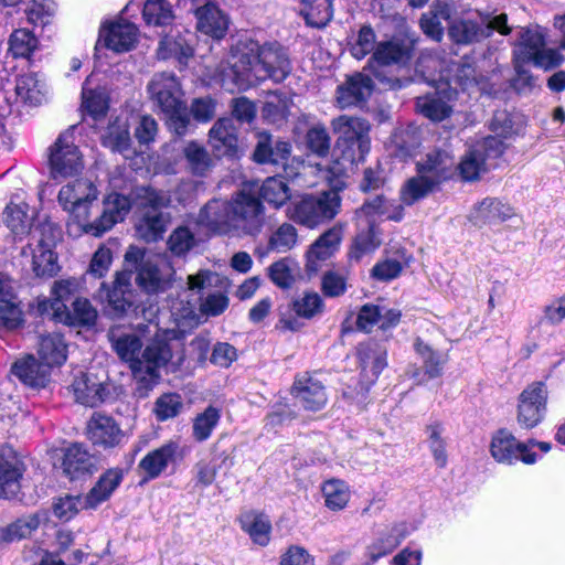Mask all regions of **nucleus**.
I'll return each mask as SVG.
<instances>
[{
  "label": "nucleus",
  "instance_id": "obj_16",
  "mask_svg": "<svg viewBox=\"0 0 565 565\" xmlns=\"http://www.w3.org/2000/svg\"><path fill=\"white\" fill-rule=\"evenodd\" d=\"M291 394L305 409L311 412L322 409L328 402L326 386L307 372L296 376Z\"/></svg>",
  "mask_w": 565,
  "mask_h": 565
},
{
  "label": "nucleus",
  "instance_id": "obj_49",
  "mask_svg": "<svg viewBox=\"0 0 565 565\" xmlns=\"http://www.w3.org/2000/svg\"><path fill=\"white\" fill-rule=\"evenodd\" d=\"M365 230H361L351 247L350 258L359 262L364 255L374 252L381 245L379 231L373 222L364 223Z\"/></svg>",
  "mask_w": 565,
  "mask_h": 565
},
{
  "label": "nucleus",
  "instance_id": "obj_38",
  "mask_svg": "<svg viewBox=\"0 0 565 565\" xmlns=\"http://www.w3.org/2000/svg\"><path fill=\"white\" fill-rule=\"evenodd\" d=\"M404 524L394 525L388 532L381 534L372 544L367 546V556L370 563H375L379 558L392 553L401 542L407 536Z\"/></svg>",
  "mask_w": 565,
  "mask_h": 565
},
{
  "label": "nucleus",
  "instance_id": "obj_34",
  "mask_svg": "<svg viewBox=\"0 0 565 565\" xmlns=\"http://www.w3.org/2000/svg\"><path fill=\"white\" fill-rule=\"evenodd\" d=\"M545 45L546 33L544 29L540 26L522 29L513 50L514 62L530 63Z\"/></svg>",
  "mask_w": 565,
  "mask_h": 565
},
{
  "label": "nucleus",
  "instance_id": "obj_27",
  "mask_svg": "<svg viewBox=\"0 0 565 565\" xmlns=\"http://www.w3.org/2000/svg\"><path fill=\"white\" fill-rule=\"evenodd\" d=\"M199 223L215 233H226L233 228L231 201L213 199L199 213Z\"/></svg>",
  "mask_w": 565,
  "mask_h": 565
},
{
  "label": "nucleus",
  "instance_id": "obj_53",
  "mask_svg": "<svg viewBox=\"0 0 565 565\" xmlns=\"http://www.w3.org/2000/svg\"><path fill=\"white\" fill-rule=\"evenodd\" d=\"M299 273L298 264L291 258H281L268 267V276L273 284L281 289H289Z\"/></svg>",
  "mask_w": 565,
  "mask_h": 565
},
{
  "label": "nucleus",
  "instance_id": "obj_62",
  "mask_svg": "<svg viewBox=\"0 0 565 565\" xmlns=\"http://www.w3.org/2000/svg\"><path fill=\"white\" fill-rule=\"evenodd\" d=\"M478 151V149H475L471 146L462 157L459 164H456L457 170L465 181H475L482 172L486 171L487 160L484 159V156L482 157V153H479Z\"/></svg>",
  "mask_w": 565,
  "mask_h": 565
},
{
  "label": "nucleus",
  "instance_id": "obj_22",
  "mask_svg": "<svg viewBox=\"0 0 565 565\" xmlns=\"http://www.w3.org/2000/svg\"><path fill=\"white\" fill-rule=\"evenodd\" d=\"M137 36L136 25L122 20L104 25L99 32V41L117 53L130 51L137 42Z\"/></svg>",
  "mask_w": 565,
  "mask_h": 565
},
{
  "label": "nucleus",
  "instance_id": "obj_15",
  "mask_svg": "<svg viewBox=\"0 0 565 565\" xmlns=\"http://www.w3.org/2000/svg\"><path fill=\"white\" fill-rule=\"evenodd\" d=\"M413 348L422 361L424 372L422 373L419 369L414 367L413 372L408 371L407 374L416 380L418 384L425 381V376L429 380L441 376L444 366L448 361V354L435 349L420 337L414 340Z\"/></svg>",
  "mask_w": 565,
  "mask_h": 565
},
{
  "label": "nucleus",
  "instance_id": "obj_11",
  "mask_svg": "<svg viewBox=\"0 0 565 565\" xmlns=\"http://www.w3.org/2000/svg\"><path fill=\"white\" fill-rule=\"evenodd\" d=\"M131 210V200L120 193L113 192L103 200L99 215L92 217L84 233L100 236L115 224L122 222Z\"/></svg>",
  "mask_w": 565,
  "mask_h": 565
},
{
  "label": "nucleus",
  "instance_id": "obj_18",
  "mask_svg": "<svg viewBox=\"0 0 565 565\" xmlns=\"http://www.w3.org/2000/svg\"><path fill=\"white\" fill-rule=\"evenodd\" d=\"M23 463L10 447L0 450V498L11 499L21 488L20 480L23 476Z\"/></svg>",
  "mask_w": 565,
  "mask_h": 565
},
{
  "label": "nucleus",
  "instance_id": "obj_35",
  "mask_svg": "<svg viewBox=\"0 0 565 565\" xmlns=\"http://www.w3.org/2000/svg\"><path fill=\"white\" fill-rule=\"evenodd\" d=\"M122 480V472L119 469L107 470L92 490L84 497L85 507L94 509L102 502L106 501Z\"/></svg>",
  "mask_w": 565,
  "mask_h": 565
},
{
  "label": "nucleus",
  "instance_id": "obj_26",
  "mask_svg": "<svg viewBox=\"0 0 565 565\" xmlns=\"http://www.w3.org/2000/svg\"><path fill=\"white\" fill-rule=\"evenodd\" d=\"M514 214L513 209L497 198H486L473 206L469 214L470 222L482 227L502 223Z\"/></svg>",
  "mask_w": 565,
  "mask_h": 565
},
{
  "label": "nucleus",
  "instance_id": "obj_57",
  "mask_svg": "<svg viewBox=\"0 0 565 565\" xmlns=\"http://www.w3.org/2000/svg\"><path fill=\"white\" fill-rule=\"evenodd\" d=\"M290 189L281 177L267 178L262 188L260 196L275 207H280L290 199Z\"/></svg>",
  "mask_w": 565,
  "mask_h": 565
},
{
  "label": "nucleus",
  "instance_id": "obj_39",
  "mask_svg": "<svg viewBox=\"0 0 565 565\" xmlns=\"http://www.w3.org/2000/svg\"><path fill=\"white\" fill-rule=\"evenodd\" d=\"M157 52L161 60L174 58L180 65H186L193 55V47L185 36L178 33L164 36Z\"/></svg>",
  "mask_w": 565,
  "mask_h": 565
},
{
  "label": "nucleus",
  "instance_id": "obj_3",
  "mask_svg": "<svg viewBox=\"0 0 565 565\" xmlns=\"http://www.w3.org/2000/svg\"><path fill=\"white\" fill-rule=\"evenodd\" d=\"M136 204L138 209L137 235L147 243L161 239L171 222L170 213L161 211L172 205L169 191L142 186L136 192Z\"/></svg>",
  "mask_w": 565,
  "mask_h": 565
},
{
  "label": "nucleus",
  "instance_id": "obj_41",
  "mask_svg": "<svg viewBox=\"0 0 565 565\" xmlns=\"http://www.w3.org/2000/svg\"><path fill=\"white\" fill-rule=\"evenodd\" d=\"M450 6L446 2L437 1L431 9L420 18V28L423 32L435 41H440L444 35L443 21H450Z\"/></svg>",
  "mask_w": 565,
  "mask_h": 565
},
{
  "label": "nucleus",
  "instance_id": "obj_5",
  "mask_svg": "<svg viewBox=\"0 0 565 565\" xmlns=\"http://www.w3.org/2000/svg\"><path fill=\"white\" fill-rule=\"evenodd\" d=\"M57 200L68 214V226L76 225L82 232L98 212V190L88 179H77L63 185Z\"/></svg>",
  "mask_w": 565,
  "mask_h": 565
},
{
  "label": "nucleus",
  "instance_id": "obj_19",
  "mask_svg": "<svg viewBox=\"0 0 565 565\" xmlns=\"http://www.w3.org/2000/svg\"><path fill=\"white\" fill-rule=\"evenodd\" d=\"M332 124L334 130L340 134L337 145L354 141L356 143V149L360 152V157L369 153L371 149V140L369 136L370 125L366 120L355 117L340 116L334 119Z\"/></svg>",
  "mask_w": 565,
  "mask_h": 565
},
{
  "label": "nucleus",
  "instance_id": "obj_2",
  "mask_svg": "<svg viewBox=\"0 0 565 565\" xmlns=\"http://www.w3.org/2000/svg\"><path fill=\"white\" fill-rule=\"evenodd\" d=\"M157 323H139L134 329L113 327L108 331V338L113 349L129 364L134 376L145 385L154 384L160 374L159 370L171 359V349L166 341H153L141 353V338L157 334Z\"/></svg>",
  "mask_w": 565,
  "mask_h": 565
},
{
  "label": "nucleus",
  "instance_id": "obj_50",
  "mask_svg": "<svg viewBox=\"0 0 565 565\" xmlns=\"http://www.w3.org/2000/svg\"><path fill=\"white\" fill-rule=\"evenodd\" d=\"M29 206L26 204H9L6 207V224L11 233L17 237L31 234V216L28 214Z\"/></svg>",
  "mask_w": 565,
  "mask_h": 565
},
{
  "label": "nucleus",
  "instance_id": "obj_46",
  "mask_svg": "<svg viewBox=\"0 0 565 565\" xmlns=\"http://www.w3.org/2000/svg\"><path fill=\"white\" fill-rule=\"evenodd\" d=\"M189 171L198 177H205L213 167V159L207 150L196 141L188 142L182 149Z\"/></svg>",
  "mask_w": 565,
  "mask_h": 565
},
{
  "label": "nucleus",
  "instance_id": "obj_36",
  "mask_svg": "<svg viewBox=\"0 0 565 565\" xmlns=\"http://www.w3.org/2000/svg\"><path fill=\"white\" fill-rule=\"evenodd\" d=\"M241 527L250 540L260 546L270 541L271 524L267 515L255 511L244 512L239 518Z\"/></svg>",
  "mask_w": 565,
  "mask_h": 565
},
{
  "label": "nucleus",
  "instance_id": "obj_40",
  "mask_svg": "<svg viewBox=\"0 0 565 565\" xmlns=\"http://www.w3.org/2000/svg\"><path fill=\"white\" fill-rule=\"evenodd\" d=\"M170 268L162 271L157 265L143 262L138 270L136 281L147 292H159L170 284Z\"/></svg>",
  "mask_w": 565,
  "mask_h": 565
},
{
  "label": "nucleus",
  "instance_id": "obj_12",
  "mask_svg": "<svg viewBox=\"0 0 565 565\" xmlns=\"http://www.w3.org/2000/svg\"><path fill=\"white\" fill-rule=\"evenodd\" d=\"M547 391L542 382L529 385L519 397L518 424L525 429L537 426L546 412Z\"/></svg>",
  "mask_w": 565,
  "mask_h": 565
},
{
  "label": "nucleus",
  "instance_id": "obj_48",
  "mask_svg": "<svg viewBox=\"0 0 565 565\" xmlns=\"http://www.w3.org/2000/svg\"><path fill=\"white\" fill-rule=\"evenodd\" d=\"M39 40L25 28L14 30L9 38V52L14 58L30 60L39 49Z\"/></svg>",
  "mask_w": 565,
  "mask_h": 565
},
{
  "label": "nucleus",
  "instance_id": "obj_10",
  "mask_svg": "<svg viewBox=\"0 0 565 565\" xmlns=\"http://www.w3.org/2000/svg\"><path fill=\"white\" fill-rule=\"evenodd\" d=\"M491 457L502 465H513L518 460L526 465L536 462V454L529 449V444L519 441L513 434L507 429H499L490 443Z\"/></svg>",
  "mask_w": 565,
  "mask_h": 565
},
{
  "label": "nucleus",
  "instance_id": "obj_9",
  "mask_svg": "<svg viewBox=\"0 0 565 565\" xmlns=\"http://www.w3.org/2000/svg\"><path fill=\"white\" fill-rule=\"evenodd\" d=\"M233 230L248 235L260 232L264 223L263 205L258 198L245 191L236 193L231 200Z\"/></svg>",
  "mask_w": 565,
  "mask_h": 565
},
{
  "label": "nucleus",
  "instance_id": "obj_24",
  "mask_svg": "<svg viewBox=\"0 0 565 565\" xmlns=\"http://www.w3.org/2000/svg\"><path fill=\"white\" fill-rule=\"evenodd\" d=\"M71 390L75 401L88 407L100 405L107 396L103 382L95 374L82 371L74 376Z\"/></svg>",
  "mask_w": 565,
  "mask_h": 565
},
{
  "label": "nucleus",
  "instance_id": "obj_60",
  "mask_svg": "<svg viewBox=\"0 0 565 565\" xmlns=\"http://www.w3.org/2000/svg\"><path fill=\"white\" fill-rule=\"evenodd\" d=\"M196 244L198 239L194 233L184 225L174 228L167 241L168 249L178 257L186 255Z\"/></svg>",
  "mask_w": 565,
  "mask_h": 565
},
{
  "label": "nucleus",
  "instance_id": "obj_58",
  "mask_svg": "<svg viewBox=\"0 0 565 565\" xmlns=\"http://www.w3.org/2000/svg\"><path fill=\"white\" fill-rule=\"evenodd\" d=\"M40 520L38 515L32 514L22 519H18L8 526L0 530V541L11 543L29 536L38 529Z\"/></svg>",
  "mask_w": 565,
  "mask_h": 565
},
{
  "label": "nucleus",
  "instance_id": "obj_21",
  "mask_svg": "<svg viewBox=\"0 0 565 565\" xmlns=\"http://www.w3.org/2000/svg\"><path fill=\"white\" fill-rule=\"evenodd\" d=\"M87 436L94 445L104 448L118 446L125 437L114 418L99 413H95L88 420Z\"/></svg>",
  "mask_w": 565,
  "mask_h": 565
},
{
  "label": "nucleus",
  "instance_id": "obj_13",
  "mask_svg": "<svg viewBox=\"0 0 565 565\" xmlns=\"http://www.w3.org/2000/svg\"><path fill=\"white\" fill-rule=\"evenodd\" d=\"M416 171L438 186L455 175L456 160L448 150L433 149L416 162Z\"/></svg>",
  "mask_w": 565,
  "mask_h": 565
},
{
  "label": "nucleus",
  "instance_id": "obj_1",
  "mask_svg": "<svg viewBox=\"0 0 565 565\" xmlns=\"http://www.w3.org/2000/svg\"><path fill=\"white\" fill-rule=\"evenodd\" d=\"M290 70L288 55L279 44L260 45L247 38L234 47L228 66L220 73V84L228 92L244 90L265 78L280 83Z\"/></svg>",
  "mask_w": 565,
  "mask_h": 565
},
{
  "label": "nucleus",
  "instance_id": "obj_32",
  "mask_svg": "<svg viewBox=\"0 0 565 565\" xmlns=\"http://www.w3.org/2000/svg\"><path fill=\"white\" fill-rule=\"evenodd\" d=\"M63 471L70 479L92 475L96 470V459L79 444H73L65 449Z\"/></svg>",
  "mask_w": 565,
  "mask_h": 565
},
{
  "label": "nucleus",
  "instance_id": "obj_29",
  "mask_svg": "<svg viewBox=\"0 0 565 565\" xmlns=\"http://www.w3.org/2000/svg\"><path fill=\"white\" fill-rule=\"evenodd\" d=\"M291 153V146L287 141L274 140L267 132L258 134V141L254 150V160L258 163H270L285 168Z\"/></svg>",
  "mask_w": 565,
  "mask_h": 565
},
{
  "label": "nucleus",
  "instance_id": "obj_61",
  "mask_svg": "<svg viewBox=\"0 0 565 565\" xmlns=\"http://www.w3.org/2000/svg\"><path fill=\"white\" fill-rule=\"evenodd\" d=\"M297 238L298 234L295 226L289 223H284L270 234L267 250L286 253L296 246Z\"/></svg>",
  "mask_w": 565,
  "mask_h": 565
},
{
  "label": "nucleus",
  "instance_id": "obj_37",
  "mask_svg": "<svg viewBox=\"0 0 565 565\" xmlns=\"http://www.w3.org/2000/svg\"><path fill=\"white\" fill-rule=\"evenodd\" d=\"M299 14L307 25L322 29L333 18L332 0H301Z\"/></svg>",
  "mask_w": 565,
  "mask_h": 565
},
{
  "label": "nucleus",
  "instance_id": "obj_64",
  "mask_svg": "<svg viewBox=\"0 0 565 565\" xmlns=\"http://www.w3.org/2000/svg\"><path fill=\"white\" fill-rule=\"evenodd\" d=\"M56 10L57 4L54 0H31L25 9V14L30 23L46 25L55 15Z\"/></svg>",
  "mask_w": 565,
  "mask_h": 565
},
{
  "label": "nucleus",
  "instance_id": "obj_47",
  "mask_svg": "<svg viewBox=\"0 0 565 565\" xmlns=\"http://www.w3.org/2000/svg\"><path fill=\"white\" fill-rule=\"evenodd\" d=\"M437 189V185L417 172L415 177L409 178L399 191V199L403 204L411 206L416 202L427 198Z\"/></svg>",
  "mask_w": 565,
  "mask_h": 565
},
{
  "label": "nucleus",
  "instance_id": "obj_56",
  "mask_svg": "<svg viewBox=\"0 0 565 565\" xmlns=\"http://www.w3.org/2000/svg\"><path fill=\"white\" fill-rule=\"evenodd\" d=\"M221 419V412L214 406H209L193 419L192 436L199 441L209 439Z\"/></svg>",
  "mask_w": 565,
  "mask_h": 565
},
{
  "label": "nucleus",
  "instance_id": "obj_17",
  "mask_svg": "<svg viewBox=\"0 0 565 565\" xmlns=\"http://www.w3.org/2000/svg\"><path fill=\"white\" fill-rule=\"evenodd\" d=\"M129 280V274L117 273L111 288L102 284L99 298L106 302V313L114 319L121 318L132 305Z\"/></svg>",
  "mask_w": 565,
  "mask_h": 565
},
{
  "label": "nucleus",
  "instance_id": "obj_52",
  "mask_svg": "<svg viewBox=\"0 0 565 565\" xmlns=\"http://www.w3.org/2000/svg\"><path fill=\"white\" fill-rule=\"evenodd\" d=\"M418 111L433 121H441L450 116L451 106L437 93L417 97Z\"/></svg>",
  "mask_w": 565,
  "mask_h": 565
},
{
  "label": "nucleus",
  "instance_id": "obj_45",
  "mask_svg": "<svg viewBox=\"0 0 565 565\" xmlns=\"http://www.w3.org/2000/svg\"><path fill=\"white\" fill-rule=\"evenodd\" d=\"M97 319V311L92 303L84 298H77L72 303V309L65 305L63 313H60V322L67 326H93Z\"/></svg>",
  "mask_w": 565,
  "mask_h": 565
},
{
  "label": "nucleus",
  "instance_id": "obj_33",
  "mask_svg": "<svg viewBox=\"0 0 565 565\" xmlns=\"http://www.w3.org/2000/svg\"><path fill=\"white\" fill-rule=\"evenodd\" d=\"M11 372L22 383L31 387H44L50 379L51 367L33 355H28L13 363Z\"/></svg>",
  "mask_w": 565,
  "mask_h": 565
},
{
  "label": "nucleus",
  "instance_id": "obj_30",
  "mask_svg": "<svg viewBox=\"0 0 565 565\" xmlns=\"http://www.w3.org/2000/svg\"><path fill=\"white\" fill-rule=\"evenodd\" d=\"M209 142L218 156H234L238 139L233 118H220L210 129Z\"/></svg>",
  "mask_w": 565,
  "mask_h": 565
},
{
  "label": "nucleus",
  "instance_id": "obj_6",
  "mask_svg": "<svg viewBox=\"0 0 565 565\" xmlns=\"http://www.w3.org/2000/svg\"><path fill=\"white\" fill-rule=\"evenodd\" d=\"M497 31L502 35L511 33L505 13L477 12L476 15L455 18L448 24V35L457 44L468 45L480 42Z\"/></svg>",
  "mask_w": 565,
  "mask_h": 565
},
{
  "label": "nucleus",
  "instance_id": "obj_43",
  "mask_svg": "<svg viewBox=\"0 0 565 565\" xmlns=\"http://www.w3.org/2000/svg\"><path fill=\"white\" fill-rule=\"evenodd\" d=\"M38 353L40 360L51 369L66 361V344L60 333H50L41 337Z\"/></svg>",
  "mask_w": 565,
  "mask_h": 565
},
{
  "label": "nucleus",
  "instance_id": "obj_20",
  "mask_svg": "<svg viewBox=\"0 0 565 565\" xmlns=\"http://www.w3.org/2000/svg\"><path fill=\"white\" fill-rule=\"evenodd\" d=\"M23 321L18 303L17 282L7 274L0 273V322L10 330Z\"/></svg>",
  "mask_w": 565,
  "mask_h": 565
},
{
  "label": "nucleus",
  "instance_id": "obj_42",
  "mask_svg": "<svg viewBox=\"0 0 565 565\" xmlns=\"http://www.w3.org/2000/svg\"><path fill=\"white\" fill-rule=\"evenodd\" d=\"M109 107V97L104 87H89V81L82 88V108L95 120L103 118Z\"/></svg>",
  "mask_w": 565,
  "mask_h": 565
},
{
  "label": "nucleus",
  "instance_id": "obj_59",
  "mask_svg": "<svg viewBox=\"0 0 565 565\" xmlns=\"http://www.w3.org/2000/svg\"><path fill=\"white\" fill-rule=\"evenodd\" d=\"M103 143L114 151L122 152L130 146V134L128 122L122 119H116L110 124L103 135Z\"/></svg>",
  "mask_w": 565,
  "mask_h": 565
},
{
  "label": "nucleus",
  "instance_id": "obj_7",
  "mask_svg": "<svg viewBox=\"0 0 565 565\" xmlns=\"http://www.w3.org/2000/svg\"><path fill=\"white\" fill-rule=\"evenodd\" d=\"M341 198L335 191H324L320 194H307L292 202L288 215L294 222L308 228L333 220L340 212Z\"/></svg>",
  "mask_w": 565,
  "mask_h": 565
},
{
  "label": "nucleus",
  "instance_id": "obj_28",
  "mask_svg": "<svg viewBox=\"0 0 565 565\" xmlns=\"http://www.w3.org/2000/svg\"><path fill=\"white\" fill-rule=\"evenodd\" d=\"M341 239V226H333L320 235L307 252V269L310 271L318 270L319 264L330 258L339 248Z\"/></svg>",
  "mask_w": 565,
  "mask_h": 565
},
{
  "label": "nucleus",
  "instance_id": "obj_44",
  "mask_svg": "<svg viewBox=\"0 0 565 565\" xmlns=\"http://www.w3.org/2000/svg\"><path fill=\"white\" fill-rule=\"evenodd\" d=\"M411 56V46L402 40L380 42L372 58L381 65H391L406 62Z\"/></svg>",
  "mask_w": 565,
  "mask_h": 565
},
{
  "label": "nucleus",
  "instance_id": "obj_23",
  "mask_svg": "<svg viewBox=\"0 0 565 565\" xmlns=\"http://www.w3.org/2000/svg\"><path fill=\"white\" fill-rule=\"evenodd\" d=\"M179 444L169 440L160 447L149 451L138 463V469L145 480H152L162 475V472L172 463L178 455Z\"/></svg>",
  "mask_w": 565,
  "mask_h": 565
},
{
  "label": "nucleus",
  "instance_id": "obj_54",
  "mask_svg": "<svg viewBox=\"0 0 565 565\" xmlns=\"http://www.w3.org/2000/svg\"><path fill=\"white\" fill-rule=\"evenodd\" d=\"M142 17L147 24L164 26L173 19V10L167 0H146L142 8Z\"/></svg>",
  "mask_w": 565,
  "mask_h": 565
},
{
  "label": "nucleus",
  "instance_id": "obj_31",
  "mask_svg": "<svg viewBox=\"0 0 565 565\" xmlns=\"http://www.w3.org/2000/svg\"><path fill=\"white\" fill-rule=\"evenodd\" d=\"M194 15L200 32L214 39H222L226 34L228 20L216 3H205L195 8Z\"/></svg>",
  "mask_w": 565,
  "mask_h": 565
},
{
  "label": "nucleus",
  "instance_id": "obj_14",
  "mask_svg": "<svg viewBox=\"0 0 565 565\" xmlns=\"http://www.w3.org/2000/svg\"><path fill=\"white\" fill-rule=\"evenodd\" d=\"M147 88L151 99L162 113L174 111L175 107L183 103L181 86L173 73L154 74Z\"/></svg>",
  "mask_w": 565,
  "mask_h": 565
},
{
  "label": "nucleus",
  "instance_id": "obj_8",
  "mask_svg": "<svg viewBox=\"0 0 565 565\" xmlns=\"http://www.w3.org/2000/svg\"><path fill=\"white\" fill-rule=\"evenodd\" d=\"M75 127L61 132L49 148V163L54 179L72 177L84 168L83 156L75 145Z\"/></svg>",
  "mask_w": 565,
  "mask_h": 565
},
{
  "label": "nucleus",
  "instance_id": "obj_51",
  "mask_svg": "<svg viewBox=\"0 0 565 565\" xmlns=\"http://www.w3.org/2000/svg\"><path fill=\"white\" fill-rule=\"evenodd\" d=\"M324 504L332 511L343 510L351 497L349 486L340 479H330L322 486Z\"/></svg>",
  "mask_w": 565,
  "mask_h": 565
},
{
  "label": "nucleus",
  "instance_id": "obj_25",
  "mask_svg": "<svg viewBox=\"0 0 565 565\" xmlns=\"http://www.w3.org/2000/svg\"><path fill=\"white\" fill-rule=\"evenodd\" d=\"M373 87V81L369 75L353 74L338 87L337 102L341 108L361 105L371 96Z\"/></svg>",
  "mask_w": 565,
  "mask_h": 565
},
{
  "label": "nucleus",
  "instance_id": "obj_63",
  "mask_svg": "<svg viewBox=\"0 0 565 565\" xmlns=\"http://www.w3.org/2000/svg\"><path fill=\"white\" fill-rule=\"evenodd\" d=\"M183 409V398L178 393H166L154 403L153 413L158 420L164 422L177 417Z\"/></svg>",
  "mask_w": 565,
  "mask_h": 565
},
{
  "label": "nucleus",
  "instance_id": "obj_55",
  "mask_svg": "<svg viewBox=\"0 0 565 565\" xmlns=\"http://www.w3.org/2000/svg\"><path fill=\"white\" fill-rule=\"evenodd\" d=\"M358 356L363 372H371L377 377L386 366V353L376 344L367 343L358 349Z\"/></svg>",
  "mask_w": 565,
  "mask_h": 565
},
{
  "label": "nucleus",
  "instance_id": "obj_4",
  "mask_svg": "<svg viewBox=\"0 0 565 565\" xmlns=\"http://www.w3.org/2000/svg\"><path fill=\"white\" fill-rule=\"evenodd\" d=\"M61 238V230L52 222H43L32 228L29 242L22 249V256L29 259L38 277H52L58 270L57 256L54 252Z\"/></svg>",
  "mask_w": 565,
  "mask_h": 565
}]
</instances>
